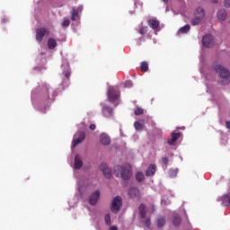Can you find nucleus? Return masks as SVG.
I'll use <instances>...</instances> for the list:
<instances>
[{
  "mask_svg": "<svg viewBox=\"0 0 230 230\" xmlns=\"http://www.w3.org/2000/svg\"><path fill=\"white\" fill-rule=\"evenodd\" d=\"M212 68L214 71H216V73H218L220 78H222L221 84L223 85H227L230 84V72L227 70V68L224 67L222 65H214Z\"/></svg>",
  "mask_w": 230,
  "mask_h": 230,
  "instance_id": "1",
  "label": "nucleus"
},
{
  "mask_svg": "<svg viewBox=\"0 0 230 230\" xmlns=\"http://www.w3.org/2000/svg\"><path fill=\"white\" fill-rule=\"evenodd\" d=\"M115 172H120V176L123 181H128L132 177V171L130 170V165L126 164L124 166L117 165L115 167Z\"/></svg>",
  "mask_w": 230,
  "mask_h": 230,
  "instance_id": "2",
  "label": "nucleus"
},
{
  "mask_svg": "<svg viewBox=\"0 0 230 230\" xmlns=\"http://www.w3.org/2000/svg\"><path fill=\"white\" fill-rule=\"evenodd\" d=\"M107 98L111 103H114V102H118L119 98V91L116 89L114 86H111L107 92Z\"/></svg>",
  "mask_w": 230,
  "mask_h": 230,
  "instance_id": "3",
  "label": "nucleus"
},
{
  "mask_svg": "<svg viewBox=\"0 0 230 230\" xmlns=\"http://www.w3.org/2000/svg\"><path fill=\"white\" fill-rule=\"evenodd\" d=\"M121 206H123V199H121V197L116 196L111 202V212L119 213V209H121Z\"/></svg>",
  "mask_w": 230,
  "mask_h": 230,
  "instance_id": "4",
  "label": "nucleus"
},
{
  "mask_svg": "<svg viewBox=\"0 0 230 230\" xmlns=\"http://www.w3.org/2000/svg\"><path fill=\"white\" fill-rule=\"evenodd\" d=\"M202 43L205 48H211L215 44L213 35L207 34L202 39Z\"/></svg>",
  "mask_w": 230,
  "mask_h": 230,
  "instance_id": "5",
  "label": "nucleus"
},
{
  "mask_svg": "<svg viewBox=\"0 0 230 230\" xmlns=\"http://www.w3.org/2000/svg\"><path fill=\"white\" fill-rule=\"evenodd\" d=\"M46 33H48V30H46V28L38 29L36 31V40H38V42H42Z\"/></svg>",
  "mask_w": 230,
  "mask_h": 230,
  "instance_id": "6",
  "label": "nucleus"
},
{
  "mask_svg": "<svg viewBox=\"0 0 230 230\" xmlns=\"http://www.w3.org/2000/svg\"><path fill=\"white\" fill-rule=\"evenodd\" d=\"M128 196L130 197V199H141V192L138 190L137 188L133 187L129 189Z\"/></svg>",
  "mask_w": 230,
  "mask_h": 230,
  "instance_id": "7",
  "label": "nucleus"
},
{
  "mask_svg": "<svg viewBox=\"0 0 230 230\" xmlns=\"http://www.w3.org/2000/svg\"><path fill=\"white\" fill-rule=\"evenodd\" d=\"M147 24L149 27H151L152 30H154V31H159L160 28V22L159 21L155 20V19H150L147 21Z\"/></svg>",
  "mask_w": 230,
  "mask_h": 230,
  "instance_id": "8",
  "label": "nucleus"
},
{
  "mask_svg": "<svg viewBox=\"0 0 230 230\" xmlns=\"http://www.w3.org/2000/svg\"><path fill=\"white\" fill-rule=\"evenodd\" d=\"M98 199H100V190H95L89 199V204L91 206H96V203L98 202Z\"/></svg>",
  "mask_w": 230,
  "mask_h": 230,
  "instance_id": "9",
  "label": "nucleus"
},
{
  "mask_svg": "<svg viewBox=\"0 0 230 230\" xmlns=\"http://www.w3.org/2000/svg\"><path fill=\"white\" fill-rule=\"evenodd\" d=\"M84 139H85V133L84 132L79 133L78 137L73 140L72 148L78 146V145H80V143H82V141H84Z\"/></svg>",
  "mask_w": 230,
  "mask_h": 230,
  "instance_id": "10",
  "label": "nucleus"
},
{
  "mask_svg": "<svg viewBox=\"0 0 230 230\" xmlns=\"http://www.w3.org/2000/svg\"><path fill=\"white\" fill-rule=\"evenodd\" d=\"M100 170L102 172V173L106 177V179H111L112 174L111 172V169H109V167H107V164H102L100 165Z\"/></svg>",
  "mask_w": 230,
  "mask_h": 230,
  "instance_id": "11",
  "label": "nucleus"
},
{
  "mask_svg": "<svg viewBox=\"0 0 230 230\" xmlns=\"http://www.w3.org/2000/svg\"><path fill=\"white\" fill-rule=\"evenodd\" d=\"M100 141L101 145H102L103 146H108V145H111V137H108V135L105 133L101 134Z\"/></svg>",
  "mask_w": 230,
  "mask_h": 230,
  "instance_id": "12",
  "label": "nucleus"
},
{
  "mask_svg": "<svg viewBox=\"0 0 230 230\" xmlns=\"http://www.w3.org/2000/svg\"><path fill=\"white\" fill-rule=\"evenodd\" d=\"M181 137V133H172L171 134V138H168L167 143L170 146H173L175 145V143L177 142V139H179Z\"/></svg>",
  "mask_w": 230,
  "mask_h": 230,
  "instance_id": "13",
  "label": "nucleus"
},
{
  "mask_svg": "<svg viewBox=\"0 0 230 230\" xmlns=\"http://www.w3.org/2000/svg\"><path fill=\"white\" fill-rule=\"evenodd\" d=\"M181 137V133H172L171 134V138H168L167 143L170 146H173L175 145V143L177 142V139H179Z\"/></svg>",
  "mask_w": 230,
  "mask_h": 230,
  "instance_id": "14",
  "label": "nucleus"
},
{
  "mask_svg": "<svg viewBox=\"0 0 230 230\" xmlns=\"http://www.w3.org/2000/svg\"><path fill=\"white\" fill-rule=\"evenodd\" d=\"M155 172H157V166L155 164H150L146 172V177H152L155 175Z\"/></svg>",
  "mask_w": 230,
  "mask_h": 230,
  "instance_id": "15",
  "label": "nucleus"
},
{
  "mask_svg": "<svg viewBox=\"0 0 230 230\" xmlns=\"http://www.w3.org/2000/svg\"><path fill=\"white\" fill-rule=\"evenodd\" d=\"M83 165H84V163L82 162L80 155H76L74 161V168L75 170H80V168H82Z\"/></svg>",
  "mask_w": 230,
  "mask_h": 230,
  "instance_id": "16",
  "label": "nucleus"
},
{
  "mask_svg": "<svg viewBox=\"0 0 230 230\" xmlns=\"http://www.w3.org/2000/svg\"><path fill=\"white\" fill-rule=\"evenodd\" d=\"M102 114L104 118H111L112 116V108L109 106L102 107Z\"/></svg>",
  "mask_w": 230,
  "mask_h": 230,
  "instance_id": "17",
  "label": "nucleus"
},
{
  "mask_svg": "<svg viewBox=\"0 0 230 230\" xmlns=\"http://www.w3.org/2000/svg\"><path fill=\"white\" fill-rule=\"evenodd\" d=\"M181 222L182 219L181 218V216L179 214H174L172 216V226H174V227H179Z\"/></svg>",
  "mask_w": 230,
  "mask_h": 230,
  "instance_id": "18",
  "label": "nucleus"
},
{
  "mask_svg": "<svg viewBox=\"0 0 230 230\" xmlns=\"http://www.w3.org/2000/svg\"><path fill=\"white\" fill-rule=\"evenodd\" d=\"M49 89H51V88L48 84H45L43 86V91H45V93H46L45 100H55V95H52V97L49 96Z\"/></svg>",
  "mask_w": 230,
  "mask_h": 230,
  "instance_id": "19",
  "label": "nucleus"
},
{
  "mask_svg": "<svg viewBox=\"0 0 230 230\" xmlns=\"http://www.w3.org/2000/svg\"><path fill=\"white\" fill-rule=\"evenodd\" d=\"M57 46H58L57 40H55V38H49L48 40L49 49H55Z\"/></svg>",
  "mask_w": 230,
  "mask_h": 230,
  "instance_id": "20",
  "label": "nucleus"
},
{
  "mask_svg": "<svg viewBox=\"0 0 230 230\" xmlns=\"http://www.w3.org/2000/svg\"><path fill=\"white\" fill-rule=\"evenodd\" d=\"M138 211L140 213L141 218H146V206L144 203L139 205Z\"/></svg>",
  "mask_w": 230,
  "mask_h": 230,
  "instance_id": "21",
  "label": "nucleus"
},
{
  "mask_svg": "<svg viewBox=\"0 0 230 230\" xmlns=\"http://www.w3.org/2000/svg\"><path fill=\"white\" fill-rule=\"evenodd\" d=\"M137 33L142 36L146 35L148 33V26L141 25L137 30Z\"/></svg>",
  "mask_w": 230,
  "mask_h": 230,
  "instance_id": "22",
  "label": "nucleus"
},
{
  "mask_svg": "<svg viewBox=\"0 0 230 230\" xmlns=\"http://www.w3.org/2000/svg\"><path fill=\"white\" fill-rule=\"evenodd\" d=\"M190 24H187L183 27H181L179 31H178V35H181L182 33H188V31L190 30Z\"/></svg>",
  "mask_w": 230,
  "mask_h": 230,
  "instance_id": "23",
  "label": "nucleus"
},
{
  "mask_svg": "<svg viewBox=\"0 0 230 230\" xmlns=\"http://www.w3.org/2000/svg\"><path fill=\"white\" fill-rule=\"evenodd\" d=\"M227 17V13L226 11H219L217 13V18L219 21H226V18Z\"/></svg>",
  "mask_w": 230,
  "mask_h": 230,
  "instance_id": "24",
  "label": "nucleus"
},
{
  "mask_svg": "<svg viewBox=\"0 0 230 230\" xmlns=\"http://www.w3.org/2000/svg\"><path fill=\"white\" fill-rule=\"evenodd\" d=\"M134 127L136 130H143L145 128V122L136 121Z\"/></svg>",
  "mask_w": 230,
  "mask_h": 230,
  "instance_id": "25",
  "label": "nucleus"
},
{
  "mask_svg": "<svg viewBox=\"0 0 230 230\" xmlns=\"http://www.w3.org/2000/svg\"><path fill=\"white\" fill-rule=\"evenodd\" d=\"M166 225V218L160 217L157 219V226L158 227H164V226Z\"/></svg>",
  "mask_w": 230,
  "mask_h": 230,
  "instance_id": "26",
  "label": "nucleus"
},
{
  "mask_svg": "<svg viewBox=\"0 0 230 230\" xmlns=\"http://www.w3.org/2000/svg\"><path fill=\"white\" fill-rule=\"evenodd\" d=\"M80 13V12L77 10V9H73L72 10V15H71V20L72 21H76V19H78V17H79V14Z\"/></svg>",
  "mask_w": 230,
  "mask_h": 230,
  "instance_id": "27",
  "label": "nucleus"
},
{
  "mask_svg": "<svg viewBox=\"0 0 230 230\" xmlns=\"http://www.w3.org/2000/svg\"><path fill=\"white\" fill-rule=\"evenodd\" d=\"M168 173L169 177H171V179H173L177 177V173H179V169H170Z\"/></svg>",
  "mask_w": 230,
  "mask_h": 230,
  "instance_id": "28",
  "label": "nucleus"
},
{
  "mask_svg": "<svg viewBox=\"0 0 230 230\" xmlns=\"http://www.w3.org/2000/svg\"><path fill=\"white\" fill-rule=\"evenodd\" d=\"M136 179L138 182H143V181H145V174H143L141 172H138L136 174Z\"/></svg>",
  "mask_w": 230,
  "mask_h": 230,
  "instance_id": "29",
  "label": "nucleus"
},
{
  "mask_svg": "<svg viewBox=\"0 0 230 230\" xmlns=\"http://www.w3.org/2000/svg\"><path fill=\"white\" fill-rule=\"evenodd\" d=\"M200 21H202V17L200 16H196L194 19L191 21L192 26H197L198 24H200Z\"/></svg>",
  "mask_w": 230,
  "mask_h": 230,
  "instance_id": "30",
  "label": "nucleus"
},
{
  "mask_svg": "<svg viewBox=\"0 0 230 230\" xmlns=\"http://www.w3.org/2000/svg\"><path fill=\"white\" fill-rule=\"evenodd\" d=\"M140 69L143 73H146V71H148V63L146 61H143L140 65Z\"/></svg>",
  "mask_w": 230,
  "mask_h": 230,
  "instance_id": "31",
  "label": "nucleus"
},
{
  "mask_svg": "<svg viewBox=\"0 0 230 230\" xmlns=\"http://www.w3.org/2000/svg\"><path fill=\"white\" fill-rule=\"evenodd\" d=\"M195 14L198 15V17L203 18L204 15H205L204 9H202V7H199V8L196 10Z\"/></svg>",
  "mask_w": 230,
  "mask_h": 230,
  "instance_id": "32",
  "label": "nucleus"
},
{
  "mask_svg": "<svg viewBox=\"0 0 230 230\" xmlns=\"http://www.w3.org/2000/svg\"><path fill=\"white\" fill-rule=\"evenodd\" d=\"M134 113H135V116H142V114H145V110H143V109L140 108V107H137V108L135 109Z\"/></svg>",
  "mask_w": 230,
  "mask_h": 230,
  "instance_id": "33",
  "label": "nucleus"
},
{
  "mask_svg": "<svg viewBox=\"0 0 230 230\" xmlns=\"http://www.w3.org/2000/svg\"><path fill=\"white\" fill-rule=\"evenodd\" d=\"M70 24H71V22L69 21V19L65 18L63 22H62V27L63 28H67V27H69Z\"/></svg>",
  "mask_w": 230,
  "mask_h": 230,
  "instance_id": "34",
  "label": "nucleus"
},
{
  "mask_svg": "<svg viewBox=\"0 0 230 230\" xmlns=\"http://www.w3.org/2000/svg\"><path fill=\"white\" fill-rule=\"evenodd\" d=\"M161 161L162 164H164V166H168V163H170V160L166 156L162 157Z\"/></svg>",
  "mask_w": 230,
  "mask_h": 230,
  "instance_id": "35",
  "label": "nucleus"
},
{
  "mask_svg": "<svg viewBox=\"0 0 230 230\" xmlns=\"http://www.w3.org/2000/svg\"><path fill=\"white\" fill-rule=\"evenodd\" d=\"M104 220H105V224L107 226H111V215L110 214H107L105 217H104Z\"/></svg>",
  "mask_w": 230,
  "mask_h": 230,
  "instance_id": "36",
  "label": "nucleus"
},
{
  "mask_svg": "<svg viewBox=\"0 0 230 230\" xmlns=\"http://www.w3.org/2000/svg\"><path fill=\"white\" fill-rule=\"evenodd\" d=\"M133 84L132 81H126L124 83V87H126L127 89H130V87H132Z\"/></svg>",
  "mask_w": 230,
  "mask_h": 230,
  "instance_id": "37",
  "label": "nucleus"
},
{
  "mask_svg": "<svg viewBox=\"0 0 230 230\" xmlns=\"http://www.w3.org/2000/svg\"><path fill=\"white\" fill-rule=\"evenodd\" d=\"M63 75L66 80H69V76H71V72L69 70L63 72Z\"/></svg>",
  "mask_w": 230,
  "mask_h": 230,
  "instance_id": "38",
  "label": "nucleus"
},
{
  "mask_svg": "<svg viewBox=\"0 0 230 230\" xmlns=\"http://www.w3.org/2000/svg\"><path fill=\"white\" fill-rule=\"evenodd\" d=\"M224 4L226 8H230V0H225Z\"/></svg>",
  "mask_w": 230,
  "mask_h": 230,
  "instance_id": "39",
  "label": "nucleus"
},
{
  "mask_svg": "<svg viewBox=\"0 0 230 230\" xmlns=\"http://www.w3.org/2000/svg\"><path fill=\"white\" fill-rule=\"evenodd\" d=\"M223 202H226V204H230V197L226 196L224 198Z\"/></svg>",
  "mask_w": 230,
  "mask_h": 230,
  "instance_id": "40",
  "label": "nucleus"
},
{
  "mask_svg": "<svg viewBox=\"0 0 230 230\" xmlns=\"http://www.w3.org/2000/svg\"><path fill=\"white\" fill-rule=\"evenodd\" d=\"M144 225L146 226V227H150V218L146 219Z\"/></svg>",
  "mask_w": 230,
  "mask_h": 230,
  "instance_id": "41",
  "label": "nucleus"
},
{
  "mask_svg": "<svg viewBox=\"0 0 230 230\" xmlns=\"http://www.w3.org/2000/svg\"><path fill=\"white\" fill-rule=\"evenodd\" d=\"M90 130H96V125L95 124H91L90 125Z\"/></svg>",
  "mask_w": 230,
  "mask_h": 230,
  "instance_id": "42",
  "label": "nucleus"
},
{
  "mask_svg": "<svg viewBox=\"0 0 230 230\" xmlns=\"http://www.w3.org/2000/svg\"><path fill=\"white\" fill-rule=\"evenodd\" d=\"M226 128H230V120L226 122Z\"/></svg>",
  "mask_w": 230,
  "mask_h": 230,
  "instance_id": "43",
  "label": "nucleus"
},
{
  "mask_svg": "<svg viewBox=\"0 0 230 230\" xmlns=\"http://www.w3.org/2000/svg\"><path fill=\"white\" fill-rule=\"evenodd\" d=\"M110 230H118V226H111V227L110 228Z\"/></svg>",
  "mask_w": 230,
  "mask_h": 230,
  "instance_id": "44",
  "label": "nucleus"
},
{
  "mask_svg": "<svg viewBox=\"0 0 230 230\" xmlns=\"http://www.w3.org/2000/svg\"><path fill=\"white\" fill-rule=\"evenodd\" d=\"M213 3H218V0H213Z\"/></svg>",
  "mask_w": 230,
  "mask_h": 230,
  "instance_id": "45",
  "label": "nucleus"
},
{
  "mask_svg": "<svg viewBox=\"0 0 230 230\" xmlns=\"http://www.w3.org/2000/svg\"><path fill=\"white\" fill-rule=\"evenodd\" d=\"M164 1V3H168V0H163Z\"/></svg>",
  "mask_w": 230,
  "mask_h": 230,
  "instance_id": "46",
  "label": "nucleus"
},
{
  "mask_svg": "<svg viewBox=\"0 0 230 230\" xmlns=\"http://www.w3.org/2000/svg\"><path fill=\"white\" fill-rule=\"evenodd\" d=\"M185 217H186V218H188V214H186V212H185Z\"/></svg>",
  "mask_w": 230,
  "mask_h": 230,
  "instance_id": "47",
  "label": "nucleus"
}]
</instances>
